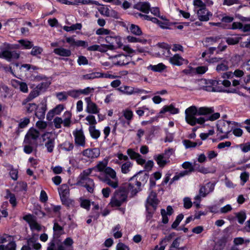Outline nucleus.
<instances>
[{
    "label": "nucleus",
    "mask_w": 250,
    "mask_h": 250,
    "mask_svg": "<svg viewBox=\"0 0 250 250\" xmlns=\"http://www.w3.org/2000/svg\"><path fill=\"white\" fill-rule=\"evenodd\" d=\"M220 114L214 112L213 107L203 106L197 108L195 106H191L185 110V120L188 124L194 126L196 124L208 125L205 124L206 121H214L218 119Z\"/></svg>",
    "instance_id": "1"
},
{
    "label": "nucleus",
    "mask_w": 250,
    "mask_h": 250,
    "mask_svg": "<svg viewBox=\"0 0 250 250\" xmlns=\"http://www.w3.org/2000/svg\"><path fill=\"white\" fill-rule=\"evenodd\" d=\"M98 178L114 189L118 187L119 180L116 172L110 167H106L104 172L98 176Z\"/></svg>",
    "instance_id": "2"
},
{
    "label": "nucleus",
    "mask_w": 250,
    "mask_h": 250,
    "mask_svg": "<svg viewBox=\"0 0 250 250\" xmlns=\"http://www.w3.org/2000/svg\"><path fill=\"white\" fill-rule=\"evenodd\" d=\"M161 46L166 49V52H164V55L167 57H169L168 61L171 64L181 66L184 64H188V61L187 60L185 59L178 54H174L170 57V46L167 44L163 43L161 45Z\"/></svg>",
    "instance_id": "3"
},
{
    "label": "nucleus",
    "mask_w": 250,
    "mask_h": 250,
    "mask_svg": "<svg viewBox=\"0 0 250 250\" xmlns=\"http://www.w3.org/2000/svg\"><path fill=\"white\" fill-rule=\"evenodd\" d=\"M118 159L115 161V163L120 166L121 170L123 174H129L133 167V163L131 162L127 155L121 153L116 154Z\"/></svg>",
    "instance_id": "4"
},
{
    "label": "nucleus",
    "mask_w": 250,
    "mask_h": 250,
    "mask_svg": "<svg viewBox=\"0 0 250 250\" xmlns=\"http://www.w3.org/2000/svg\"><path fill=\"white\" fill-rule=\"evenodd\" d=\"M90 175L91 176V174L89 170H83L79 176L78 184L84 187L89 192L92 193L94 190V183L92 179L88 177Z\"/></svg>",
    "instance_id": "5"
},
{
    "label": "nucleus",
    "mask_w": 250,
    "mask_h": 250,
    "mask_svg": "<svg viewBox=\"0 0 250 250\" xmlns=\"http://www.w3.org/2000/svg\"><path fill=\"white\" fill-rule=\"evenodd\" d=\"M57 136L52 132H46L42 136L43 144L49 153L54 151L55 146V140Z\"/></svg>",
    "instance_id": "6"
},
{
    "label": "nucleus",
    "mask_w": 250,
    "mask_h": 250,
    "mask_svg": "<svg viewBox=\"0 0 250 250\" xmlns=\"http://www.w3.org/2000/svg\"><path fill=\"white\" fill-rule=\"evenodd\" d=\"M16 244L13 237L7 234L0 236V250H16Z\"/></svg>",
    "instance_id": "7"
},
{
    "label": "nucleus",
    "mask_w": 250,
    "mask_h": 250,
    "mask_svg": "<svg viewBox=\"0 0 250 250\" xmlns=\"http://www.w3.org/2000/svg\"><path fill=\"white\" fill-rule=\"evenodd\" d=\"M20 43L10 44L4 42L3 43L4 51H7L10 53V58L6 59L8 62H11L12 60H17L20 58V54L16 51H10L11 49H21Z\"/></svg>",
    "instance_id": "8"
},
{
    "label": "nucleus",
    "mask_w": 250,
    "mask_h": 250,
    "mask_svg": "<svg viewBox=\"0 0 250 250\" xmlns=\"http://www.w3.org/2000/svg\"><path fill=\"white\" fill-rule=\"evenodd\" d=\"M74 244L73 240L70 237H67L62 244L57 245L56 246L53 242L49 244L47 250H67L72 248Z\"/></svg>",
    "instance_id": "9"
},
{
    "label": "nucleus",
    "mask_w": 250,
    "mask_h": 250,
    "mask_svg": "<svg viewBox=\"0 0 250 250\" xmlns=\"http://www.w3.org/2000/svg\"><path fill=\"white\" fill-rule=\"evenodd\" d=\"M105 40L110 50L115 49L117 47L121 48L123 46L121 37L116 36L113 32L109 36H106Z\"/></svg>",
    "instance_id": "10"
},
{
    "label": "nucleus",
    "mask_w": 250,
    "mask_h": 250,
    "mask_svg": "<svg viewBox=\"0 0 250 250\" xmlns=\"http://www.w3.org/2000/svg\"><path fill=\"white\" fill-rule=\"evenodd\" d=\"M217 131L221 133L224 134L220 137V140H223L228 138V133L231 131L230 122L224 120H220L217 122Z\"/></svg>",
    "instance_id": "11"
},
{
    "label": "nucleus",
    "mask_w": 250,
    "mask_h": 250,
    "mask_svg": "<svg viewBox=\"0 0 250 250\" xmlns=\"http://www.w3.org/2000/svg\"><path fill=\"white\" fill-rule=\"evenodd\" d=\"M127 198L125 192L124 191H117L113 197L111 199L110 205L112 207H119L121 206Z\"/></svg>",
    "instance_id": "12"
},
{
    "label": "nucleus",
    "mask_w": 250,
    "mask_h": 250,
    "mask_svg": "<svg viewBox=\"0 0 250 250\" xmlns=\"http://www.w3.org/2000/svg\"><path fill=\"white\" fill-rule=\"evenodd\" d=\"M173 152V149L169 148L167 150H166L165 153L163 154L155 155L154 159L156 161L159 166L164 167L169 161L168 159Z\"/></svg>",
    "instance_id": "13"
},
{
    "label": "nucleus",
    "mask_w": 250,
    "mask_h": 250,
    "mask_svg": "<svg viewBox=\"0 0 250 250\" xmlns=\"http://www.w3.org/2000/svg\"><path fill=\"white\" fill-rule=\"evenodd\" d=\"M118 90L124 94L131 95L136 94H147L149 91L137 87L124 85L118 88Z\"/></svg>",
    "instance_id": "14"
},
{
    "label": "nucleus",
    "mask_w": 250,
    "mask_h": 250,
    "mask_svg": "<svg viewBox=\"0 0 250 250\" xmlns=\"http://www.w3.org/2000/svg\"><path fill=\"white\" fill-rule=\"evenodd\" d=\"M137 178H139V180H134V177L131 178V182L129 183L128 188L129 190H131L132 192L137 193L141 186V182L140 181L142 178V175L141 173H139L137 175ZM143 180L142 181H144L146 182L148 178V175L146 174H145L143 175Z\"/></svg>",
    "instance_id": "15"
},
{
    "label": "nucleus",
    "mask_w": 250,
    "mask_h": 250,
    "mask_svg": "<svg viewBox=\"0 0 250 250\" xmlns=\"http://www.w3.org/2000/svg\"><path fill=\"white\" fill-rule=\"evenodd\" d=\"M75 144L78 146L85 147L86 139L83 130L82 129H76L73 131Z\"/></svg>",
    "instance_id": "16"
},
{
    "label": "nucleus",
    "mask_w": 250,
    "mask_h": 250,
    "mask_svg": "<svg viewBox=\"0 0 250 250\" xmlns=\"http://www.w3.org/2000/svg\"><path fill=\"white\" fill-rule=\"evenodd\" d=\"M23 219L29 225L30 229L32 231H40L44 228L38 223L36 220L35 217L31 214H27L23 217Z\"/></svg>",
    "instance_id": "17"
},
{
    "label": "nucleus",
    "mask_w": 250,
    "mask_h": 250,
    "mask_svg": "<svg viewBox=\"0 0 250 250\" xmlns=\"http://www.w3.org/2000/svg\"><path fill=\"white\" fill-rule=\"evenodd\" d=\"M216 81L201 79L198 82V84L201 89L208 91H214L215 90L214 86L218 83Z\"/></svg>",
    "instance_id": "18"
},
{
    "label": "nucleus",
    "mask_w": 250,
    "mask_h": 250,
    "mask_svg": "<svg viewBox=\"0 0 250 250\" xmlns=\"http://www.w3.org/2000/svg\"><path fill=\"white\" fill-rule=\"evenodd\" d=\"M40 136L39 132L34 128H30L27 132L24 140V143L36 144Z\"/></svg>",
    "instance_id": "19"
},
{
    "label": "nucleus",
    "mask_w": 250,
    "mask_h": 250,
    "mask_svg": "<svg viewBox=\"0 0 250 250\" xmlns=\"http://www.w3.org/2000/svg\"><path fill=\"white\" fill-rule=\"evenodd\" d=\"M86 103L85 111L89 114H97L99 113L100 109L97 105L94 103L90 97H87L84 98Z\"/></svg>",
    "instance_id": "20"
},
{
    "label": "nucleus",
    "mask_w": 250,
    "mask_h": 250,
    "mask_svg": "<svg viewBox=\"0 0 250 250\" xmlns=\"http://www.w3.org/2000/svg\"><path fill=\"white\" fill-rule=\"evenodd\" d=\"M198 19L201 21H207L212 16V14L206 7L198 9L195 11Z\"/></svg>",
    "instance_id": "21"
},
{
    "label": "nucleus",
    "mask_w": 250,
    "mask_h": 250,
    "mask_svg": "<svg viewBox=\"0 0 250 250\" xmlns=\"http://www.w3.org/2000/svg\"><path fill=\"white\" fill-rule=\"evenodd\" d=\"M107 161L104 160L102 161H99L95 167L92 168H88L86 170H89L90 171V174L92 176H96V174L94 172L99 171L100 172H103L104 173L105 169L108 167H107Z\"/></svg>",
    "instance_id": "22"
},
{
    "label": "nucleus",
    "mask_w": 250,
    "mask_h": 250,
    "mask_svg": "<svg viewBox=\"0 0 250 250\" xmlns=\"http://www.w3.org/2000/svg\"><path fill=\"white\" fill-rule=\"evenodd\" d=\"M47 109V100L44 98L38 106L35 111L36 116L40 119L44 118L45 112Z\"/></svg>",
    "instance_id": "23"
},
{
    "label": "nucleus",
    "mask_w": 250,
    "mask_h": 250,
    "mask_svg": "<svg viewBox=\"0 0 250 250\" xmlns=\"http://www.w3.org/2000/svg\"><path fill=\"white\" fill-rule=\"evenodd\" d=\"M113 63L116 65L127 64L129 62V57L124 54H119L112 57Z\"/></svg>",
    "instance_id": "24"
},
{
    "label": "nucleus",
    "mask_w": 250,
    "mask_h": 250,
    "mask_svg": "<svg viewBox=\"0 0 250 250\" xmlns=\"http://www.w3.org/2000/svg\"><path fill=\"white\" fill-rule=\"evenodd\" d=\"M41 247V245L37 242V239L32 237L27 240V246H23L21 250H31V248L36 250H39Z\"/></svg>",
    "instance_id": "25"
},
{
    "label": "nucleus",
    "mask_w": 250,
    "mask_h": 250,
    "mask_svg": "<svg viewBox=\"0 0 250 250\" xmlns=\"http://www.w3.org/2000/svg\"><path fill=\"white\" fill-rule=\"evenodd\" d=\"M98 10L100 14L103 16L107 17H111L115 18H118L117 13L115 11L110 9L107 6H103L102 7H100L98 9Z\"/></svg>",
    "instance_id": "26"
},
{
    "label": "nucleus",
    "mask_w": 250,
    "mask_h": 250,
    "mask_svg": "<svg viewBox=\"0 0 250 250\" xmlns=\"http://www.w3.org/2000/svg\"><path fill=\"white\" fill-rule=\"evenodd\" d=\"M100 154V150L97 148L86 149L83 152V155L89 159L96 158Z\"/></svg>",
    "instance_id": "27"
},
{
    "label": "nucleus",
    "mask_w": 250,
    "mask_h": 250,
    "mask_svg": "<svg viewBox=\"0 0 250 250\" xmlns=\"http://www.w3.org/2000/svg\"><path fill=\"white\" fill-rule=\"evenodd\" d=\"M215 185L211 183H208L205 186H202L200 189L199 192L202 197H205L208 194L212 192L214 189Z\"/></svg>",
    "instance_id": "28"
},
{
    "label": "nucleus",
    "mask_w": 250,
    "mask_h": 250,
    "mask_svg": "<svg viewBox=\"0 0 250 250\" xmlns=\"http://www.w3.org/2000/svg\"><path fill=\"white\" fill-rule=\"evenodd\" d=\"M59 193L62 202L65 201L69 195V188L66 184L62 185L59 188Z\"/></svg>",
    "instance_id": "29"
},
{
    "label": "nucleus",
    "mask_w": 250,
    "mask_h": 250,
    "mask_svg": "<svg viewBox=\"0 0 250 250\" xmlns=\"http://www.w3.org/2000/svg\"><path fill=\"white\" fill-rule=\"evenodd\" d=\"M180 112L178 108L175 107L173 104L164 106L159 112L160 114H165L169 112L171 114H177Z\"/></svg>",
    "instance_id": "30"
},
{
    "label": "nucleus",
    "mask_w": 250,
    "mask_h": 250,
    "mask_svg": "<svg viewBox=\"0 0 250 250\" xmlns=\"http://www.w3.org/2000/svg\"><path fill=\"white\" fill-rule=\"evenodd\" d=\"M12 84L14 87L19 88L20 91L23 93L28 92V86L27 84L24 82L14 80L12 81Z\"/></svg>",
    "instance_id": "31"
},
{
    "label": "nucleus",
    "mask_w": 250,
    "mask_h": 250,
    "mask_svg": "<svg viewBox=\"0 0 250 250\" xmlns=\"http://www.w3.org/2000/svg\"><path fill=\"white\" fill-rule=\"evenodd\" d=\"M134 8L145 13H148L150 5L147 2H140L134 5Z\"/></svg>",
    "instance_id": "32"
},
{
    "label": "nucleus",
    "mask_w": 250,
    "mask_h": 250,
    "mask_svg": "<svg viewBox=\"0 0 250 250\" xmlns=\"http://www.w3.org/2000/svg\"><path fill=\"white\" fill-rule=\"evenodd\" d=\"M126 40L128 42H140L143 44H145L148 42V40L146 38V36L135 37L132 36H128L126 37Z\"/></svg>",
    "instance_id": "33"
},
{
    "label": "nucleus",
    "mask_w": 250,
    "mask_h": 250,
    "mask_svg": "<svg viewBox=\"0 0 250 250\" xmlns=\"http://www.w3.org/2000/svg\"><path fill=\"white\" fill-rule=\"evenodd\" d=\"M53 52L55 54L62 57H69L71 54V52L70 50L63 47L55 48Z\"/></svg>",
    "instance_id": "34"
},
{
    "label": "nucleus",
    "mask_w": 250,
    "mask_h": 250,
    "mask_svg": "<svg viewBox=\"0 0 250 250\" xmlns=\"http://www.w3.org/2000/svg\"><path fill=\"white\" fill-rule=\"evenodd\" d=\"M147 202L153 207H156L158 204L156 193L153 191H151L147 197Z\"/></svg>",
    "instance_id": "35"
},
{
    "label": "nucleus",
    "mask_w": 250,
    "mask_h": 250,
    "mask_svg": "<svg viewBox=\"0 0 250 250\" xmlns=\"http://www.w3.org/2000/svg\"><path fill=\"white\" fill-rule=\"evenodd\" d=\"M18 42L20 43L21 49H30L33 46V42L27 39L20 40Z\"/></svg>",
    "instance_id": "36"
},
{
    "label": "nucleus",
    "mask_w": 250,
    "mask_h": 250,
    "mask_svg": "<svg viewBox=\"0 0 250 250\" xmlns=\"http://www.w3.org/2000/svg\"><path fill=\"white\" fill-rule=\"evenodd\" d=\"M72 5H79L80 4H95L96 5H99L100 3L98 1L91 0H74L72 1Z\"/></svg>",
    "instance_id": "37"
},
{
    "label": "nucleus",
    "mask_w": 250,
    "mask_h": 250,
    "mask_svg": "<svg viewBox=\"0 0 250 250\" xmlns=\"http://www.w3.org/2000/svg\"><path fill=\"white\" fill-rule=\"evenodd\" d=\"M166 68V65L163 63H159L157 65L150 64L146 67L147 70H151L154 72H162Z\"/></svg>",
    "instance_id": "38"
},
{
    "label": "nucleus",
    "mask_w": 250,
    "mask_h": 250,
    "mask_svg": "<svg viewBox=\"0 0 250 250\" xmlns=\"http://www.w3.org/2000/svg\"><path fill=\"white\" fill-rule=\"evenodd\" d=\"M88 131L90 136L94 139H98L101 135V132L99 129L96 128V125L89 126Z\"/></svg>",
    "instance_id": "39"
},
{
    "label": "nucleus",
    "mask_w": 250,
    "mask_h": 250,
    "mask_svg": "<svg viewBox=\"0 0 250 250\" xmlns=\"http://www.w3.org/2000/svg\"><path fill=\"white\" fill-rule=\"evenodd\" d=\"M54 235L56 237H59L64 233L63 228L60 226L58 223H54L53 226Z\"/></svg>",
    "instance_id": "40"
},
{
    "label": "nucleus",
    "mask_w": 250,
    "mask_h": 250,
    "mask_svg": "<svg viewBox=\"0 0 250 250\" xmlns=\"http://www.w3.org/2000/svg\"><path fill=\"white\" fill-rule=\"evenodd\" d=\"M85 121V124L89 125V126H95L97 124V121L95 117L92 115H87L84 119Z\"/></svg>",
    "instance_id": "41"
},
{
    "label": "nucleus",
    "mask_w": 250,
    "mask_h": 250,
    "mask_svg": "<svg viewBox=\"0 0 250 250\" xmlns=\"http://www.w3.org/2000/svg\"><path fill=\"white\" fill-rule=\"evenodd\" d=\"M64 109V106L62 104H59L56 106L52 111L48 112L47 118L50 115L53 116L54 115H59Z\"/></svg>",
    "instance_id": "42"
},
{
    "label": "nucleus",
    "mask_w": 250,
    "mask_h": 250,
    "mask_svg": "<svg viewBox=\"0 0 250 250\" xmlns=\"http://www.w3.org/2000/svg\"><path fill=\"white\" fill-rule=\"evenodd\" d=\"M82 28V25L81 23H77L76 24H72V25L68 26H64L63 27V29L66 32H70L72 31H75L77 30H81Z\"/></svg>",
    "instance_id": "43"
},
{
    "label": "nucleus",
    "mask_w": 250,
    "mask_h": 250,
    "mask_svg": "<svg viewBox=\"0 0 250 250\" xmlns=\"http://www.w3.org/2000/svg\"><path fill=\"white\" fill-rule=\"evenodd\" d=\"M123 115L127 121L126 124L127 125H129L133 118V112L129 109L125 110L123 111Z\"/></svg>",
    "instance_id": "44"
},
{
    "label": "nucleus",
    "mask_w": 250,
    "mask_h": 250,
    "mask_svg": "<svg viewBox=\"0 0 250 250\" xmlns=\"http://www.w3.org/2000/svg\"><path fill=\"white\" fill-rule=\"evenodd\" d=\"M121 227L120 225H117L113 228L112 230L113 235L115 238H119L122 236V232L121 230Z\"/></svg>",
    "instance_id": "45"
},
{
    "label": "nucleus",
    "mask_w": 250,
    "mask_h": 250,
    "mask_svg": "<svg viewBox=\"0 0 250 250\" xmlns=\"http://www.w3.org/2000/svg\"><path fill=\"white\" fill-rule=\"evenodd\" d=\"M99 72H93L91 73L86 74L83 75L81 76V79L86 80H93L96 78H99Z\"/></svg>",
    "instance_id": "46"
},
{
    "label": "nucleus",
    "mask_w": 250,
    "mask_h": 250,
    "mask_svg": "<svg viewBox=\"0 0 250 250\" xmlns=\"http://www.w3.org/2000/svg\"><path fill=\"white\" fill-rule=\"evenodd\" d=\"M6 198L9 200L10 203L13 207H15L17 205V200L16 197L14 194L10 192L9 191H7Z\"/></svg>",
    "instance_id": "47"
},
{
    "label": "nucleus",
    "mask_w": 250,
    "mask_h": 250,
    "mask_svg": "<svg viewBox=\"0 0 250 250\" xmlns=\"http://www.w3.org/2000/svg\"><path fill=\"white\" fill-rule=\"evenodd\" d=\"M182 167L185 169V171H187L189 174L193 172L194 169L191 163L189 162H185L182 164Z\"/></svg>",
    "instance_id": "48"
},
{
    "label": "nucleus",
    "mask_w": 250,
    "mask_h": 250,
    "mask_svg": "<svg viewBox=\"0 0 250 250\" xmlns=\"http://www.w3.org/2000/svg\"><path fill=\"white\" fill-rule=\"evenodd\" d=\"M39 95V92L37 90H34L32 91L26 98V99H25L23 102V104H25L26 103L31 101Z\"/></svg>",
    "instance_id": "49"
},
{
    "label": "nucleus",
    "mask_w": 250,
    "mask_h": 250,
    "mask_svg": "<svg viewBox=\"0 0 250 250\" xmlns=\"http://www.w3.org/2000/svg\"><path fill=\"white\" fill-rule=\"evenodd\" d=\"M193 4L194 5V11L195 12L198 9L204 8L206 7V4L201 0H194Z\"/></svg>",
    "instance_id": "50"
},
{
    "label": "nucleus",
    "mask_w": 250,
    "mask_h": 250,
    "mask_svg": "<svg viewBox=\"0 0 250 250\" xmlns=\"http://www.w3.org/2000/svg\"><path fill=\"white\" fill-rule=\"evenodd\" d=\"M229 69L228 62L224 61L223 62L218 64L216 67L217 72L226 71Z\"/></svg>",
    "instance_id": "51"
},
{
    "label": "nucleus",
    "mask_w": 250,
    "mask_h": 250,
    "mask_svg": "<svg viewBox=\"0 0 250 250\" xmlns=\"http://www.w3.org/2000/svg\"><path fill=\"white\" fill-rule=\"evenodd\" d=\"M67 94L75 99L79 98L81 96L80 89L69 90L67 91Z\"/></svg>",
    "instance_id": "52"
},
{
    "label": "nucleus",
    "mask_w": 250,
    "mask_h": 250,
    "mask_svg": "<svg viewBox=\"0 0 250 250\" xmlns=\"http://www.w3.org/2000/svg\"><path fill=\"white\" fill-rule=\"evenodd\" d=\"M129 29L130 32L135 35L139 36L141 35L142 33L140 28L136 25L131 24Z\"/></svg>",
    "instance_id": "53"
},
{
    "label": "nucleus",
    "mask_w": 250,
    "mask_h": 250,
    "mask_svg": "<svg viewBox=\"0 0 250 250\" xmlns=\"http://www.w3.org/2000/svg\"><path fill=\"white\" fill-rule=\"evenodd\" d=\"M81 95L88 96L92 95L94 91V88L91 87H87L84 89H80Z\"/></svg>",
    "instance_id": "54"
},
{
    "label": "nucleus",
    "mask_w": 250,
    "mask_h": 250,
    "mask_svg": "<svg viewBox=\"0 0 250 250\" xmlns=\"http://www.w3.org/2000/svg\"><path fill=\"white\" fill-rule=\"evenodd\" d=\"M189 174L188 173V171H185V170L180 171V172H177L176 173L175 176L172 178V179L171 180V182L175 181H177L181 178H182V177H183L186 175H188Z\"/></svg>",
    "instance_id": "55"
},
{
    "label": "nucleus",
    "mask_w": 250,
    "mask_h": 250,
    "mask_svg": "<svg viewBox=\"0 0 250 250\" xmlns=\"http://www.w3.org/2000/svg\"><path fill=\"white\" fill-rule=\"evenodd\" d=\"M112 32L111 30L104 28H99L96 31V34L97 35H106V36H109V35L111 34Z\"/></svg>",
    "instance_id": "56"
},
{
    "label": "nucleus",
    "mask_w": 250,
    "mask_h": 250,
    "mask_svg": "<svg viewBox=\"0 0 250 250\" xmlns=\"http://www.w3.org/2000/svg\"><path fill=\"white\" fill-rule=\"evenodd\" d=\"M233 244L237 246L242 245L244 243L248 244L250 242L248 239H244L242 237H236L233 239Z\"/></svg>",
    "instance_id": "57"
},
{
    "label": "nucleus",
    "mask_w": 250,
    "mask_h": 250,
    "mask_svg": "<svg viewBox=\"0 0 250 250\" xmlns=\"http://www.w3.org/2000/svg\"><path fill=\"white\" fill-rule=\"evenodd\" d=\"M99 76L100 78H104L110 79H114L118 77V76L114 74H112L111 72H107L104 73H102L99 72Z\"/></svg>",
    "instance_id": "58"
},
{
    "label": "nucleus",
    "mask_w": 250,
    "mask_h": 250,
    "mask_svg": "<svg viewBox=\"0 0 250 250\" xmlns=\"http://www.w3.org/2000/svg\"><path fill=\"white\" fill-rule=\"evenodd\" d=\"M168 241V238H165L163 239L159 244L160 246H156L154 250H165L166 247L167 245V242Z\"/></svg>",
    "instance_id": "59"
},
{
    "label": "nucleus",
    "mask_w": 250,
    "mask_h": 250,
    "mask_svg": "<svg viewBox=\"0 0 250 250\" xmlns=\"http://www.w3.org/2000/svg\"><path fill=\"white\" fill-rule=\"evenodd\" d=\"M68 95L67 92H60L56 93V96L60 101H64L67 100Z\"/></svg>",
    "instance_id": "60"
},
{
    "label": "nucleus",
    "mask_w": 250,
    "mask_h": 250,
    "mask_svg": "<svg viewBox=\"0 0 250 250\" xmlns=\"http://www.w3.org/2000/svg\"><path fill=\"white\" fill-rule=\"evenodd\" d=\"M50 83H51L50 81H45V82H43L39 83L37 85V88L41 91L44 90L49 87Z\"/></svg>",
    "instance_id": "61"
},
{
    "label": "nucleus",
    "mask_w": 250,
    "mask_h": 250,
    "mask_svg": "<svg viewBox=\"0 0 250 250\" xmlns=\"http://www.w3.org/2000/svg\"><path fill=\"white\" fill-rule=\"evenodd\" d=\"M236 216L237 218L238 222L241 224H243L246 219V214L244 211H241L237 213Z\"/></svg>",
    "instance_id": "62"
},
{
    "label": "nucleus",
    "mask_w": 250,
    "mask_h": 250,
    "mask_svg": "<svg viewBox=\"0 0 250 250\" xmlns=\"http://www.w3.org/2000/svg\"><path fill=\"white\" fill-rule=\"evenodd\" d=\"M31 48L32 50L31 51L30 54L32 56H37L41 54L42 51V49L41 47L37 46L34 47L33 46Z\"/></svg>",
    "instance_id": "63"
},
{
    "label": "nucleus",
    "mask_w": 250,
    "mask_h": 250,
    "mask_svg": "<svg viewBox=\"0 0 250 250\" xmlns=\"http://www.w3.org/2000/svg\"><path fill=\"white\" fill-rule=\"evenodd\" d=\"M239 147L243 152L250 151V142L240 144Z\"/></svg>",
    "instance_id": "64"
}]
</instances>
